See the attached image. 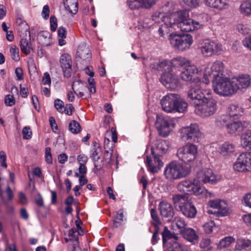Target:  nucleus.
I'll list each match as a JSON object with an SVG mask.
<instances>
[{
	"instance_id": "nucleus-1",
	"label": "nucleus",
	"mask_w": 251,
	"mask_h": 251,
	"mask_svg": "<svg viewBox=\"0 0 251 251\" xmlns=\"http://www.w3.org/2000/svg\"><path fill=\"white\" fill-rule=\"evenodd\" d=\"M193 84L188 91L187 97L190 103L196 107V112L202 117H208L216 110V101L212 98L206 97L202 90Z\"/></svg>"
},
{
	"instance_id": "nucleus-2",
	"label": "nucleus",
	"mask_w": 251,
	"mask_h": 251,
	"mask_svg": "<svg viewBox=\"0 0 251 251\" xmlns=\"http://www.w3.org/2000/svg\"><path fill=\"white\" fill-rule=\"evenodd\" d=\"M219 75V74H214L213 75V87L214 91L218 95L224 96H230L237 92L238 87L237 84L231 81L227 77Z\"/></svg>"
},
{
	"instance_id": "nucleus-3",
	"label": "nucleus",
	"mask_w": 251,
	"mask_h": 251,
	"mask_svg": "<svg viewBox=\"0 0 251 251\" xmlns=\"http://www.w3.org/2000/svg\"><path fill=\"white\" fill-rule=\"evenodd\" d=\"M175 207L187 218H194L197 214V209L193 202L185 195L175 194L172 196Z\"/></svg>"
},
{
	"instance_id": "nucleus-4",
	"label": "nucleus",
	"mask_w": 251,
	"mask_h": 251,
	"mask_svg": "<svg viewBox=\"0 0 251 251\" xmlns=\"http://www.w3.org/2000/svg\"><path fill=\"white\" fill-rule=\"evenodd\" d=\"M177 190L186 195L194 194L200 198L212 197V194L204 187L198 184V182L194 179H186L180 182L177 185Z\"/></svg>"
},
{
	"instance_id": "nucleus-5",
	"label": "nucleus",
	"mask_w": 251,
	"mask_h": 251,
	"mask_svg": "<svg viewBox=\"0 0 251 251\" xmlns=\"http://www.w3.org/2000/svg\"><path fill=\"white\" fill-rule=\"evenodd\" d=\"M190 171V169L182 163L172 161L166 165L164 174L166 179L172 181L186 177Z\"/></svg>"
},
{
	"instance_id": "nucleus-6",
	"label": "nucleus",
	"mask_w": 251,
	"mask_h": 251,
	"mask_svg": "<svg viewBox=\"0 0 251 251\" xmlns=\"http://www.w3.org/2000/svg\"><path fill=\"white\" fill-rule=\"evenodd\" d=\"M203 25L189 18L187 11H180L177 13V27L181 31L190 32L201 28Z\"/></svg>"
},
{
	"instance_id": "nucleus-7",
	"label": "nucleus",
	"mask_w": 251,
	"mask_h": 251,
	"mask_svg": "<svg viewBox=\"0 0 251 251\" xmlns=\"http://www.w3.org/2000/svg\"><path fill=\"white\" fill-rule=\"evenodd\" d=\"M169 40L173 48L181 51L189 49L193 43L192 36L188 34L173 33L169 35Z\"/></svg>"
},
{
	"instance_id": "nucleus-8",
	"label": "nucleus",
	"mask_w": 251,
	"mask_h": 251,
	"mask_svg": "<svg viewBox=\"0 0 251 251\" xmlns=\"http://www.w3.org/2000/svg\"><path fill=\"white\" fill-rule=\"evenodd\" d=\"M180 134L181 139L184 141L199 142L204 137L199 126H183Z\"/></svg>"
},
{
	"instance_id": "nucleus-9",
	"label": "nucleus",
	"mask_w": 251,
	"mask_h": 251,
	"mask_svg": "<svg viewBox=\"0 0 251 251\" xmlns=\"http://www.w3.org/2000/svg\"><path fill=\"white\" fill-rule=\"evenodd\" d=\"M197 153V146L190 144L180 148L177 150L176 155L180 160L187 163L194 161L196 158Z\"/></svg>"
},
{
	"instance_id": "nucleus-10",
	"label": "nucleus",
	"mask_w": 251,
	"mask_h": 251,
	"mask_svg": "<svg viewBox=\"0 0 251 251\" xmlns=\"http://www.w3.org/2000/svg\"><path fill=\"white\" fill-rule=\"evenodd\" d=\"M171 69L168 72H164L160 77V81L167 89L176 90L181 87V84L177 75Z\"/></svg>"
},
{
	"instance_id": "nucleus-11",
	"label": "nucleus",
	"mask_w": 251,
	"mask_h": 251,
	"mask_svg": "<svg viewBox=\"0 0 251 251\" xmlns=\"http://www.w3.org/2000/svg\"><path fill=\"white\" fill-rule=\"evenodd\" d=\"M234 169L238 172L251 171V151L240 154L233 165Z\"/></svg>"
},
{
	"instance_id": "nucleus-12",
	"label": "nucleus",
	"mask_w": 251,
	"mask_h": 251,
	"mask_svg": "<svg viewBox=\"0 0 251 251\" xmlns=\"http://www.w3.org/2000/svg\"><path fill=\"white\" fill-rule=\"evenodd\" d=\"M198 73V69L197 67L194 65H189L185 67V68H183V69L181 70V73L180 74V76L181 79L185 81H189L191 83V85L190 86V89H191V86L195 84V85H197L198 82H200L199 84V87H200L201 81L199 79H195L194 77V75L195 74Z\"/></svg>"
},
{
	"instance_id": "nucleus-13",
	"label": "nucleus",
	"mask_w": 251,
	"mask_h": 251,
	"mask_svg": "<svg viewBox=\"0 0 251 251\" xmlns=\"http://www.w3.org/2000/svg\"><path fill=\"white\" fill-rule=\"evenodd\" d=\"M195 179L200 185L201 183H209L214 184L219 180V177L216 176L212 171L208 169H204L199 171Z\"/></svg>"
},
{
	"instance_id": "nucleus-14",
	"label": "nucleus",
	"mask_w": 251,
	"mask_h": 251,
	"mask_svg": "<svg viewBox=\"0 0 251 251\" xmlns=\"http://www.w3.org/2000/svg\"><path fill=\"white\" fill-rule=\"evenodd\" d=\"M159 155L155 154L151 152V155L147 156L145 163L148 170L150 172L154 174L158 172L163 166V162Z\"/></svg>"
},
{
	"instance_id": "nucleus-15",
	"label": "nucleus",
	"mask_w": 251,
	"mask_h": 251,
	"mask_svg": "<svg viewBox=\"0 0 251 251\" xmlns=\"http://www.w3.org/2000/svg\"><path fill=\"white\" fill-rule=\"evenodd\" d=\"M201 50L204 56H211L213 54H219L222 50V46L221 45L207 40L201 47Z\"/></svg>"
},
{
	"instance_id": "nucleus-16",
	"label": "nucleus",
	"mask_w": 251,
	"mask_h": 251,
	"mask_svg": "<svg viewBox=\"0 0 251 251\" xmlns=\"http://www.w3.org/2000/svg\"><path fill=\"white\" fill-rule=\"evenodd\" d=\"M177 96V94L175 93H169L164 96L160 101L162 110L167 113H173Z\"/></svg>"
},
{
	"instance_id": "nucleus-17",
	"label": "nucleus",
	"mask_w": 251,
	"mask_h": 251,
	"mask_svg": "<svg viewBox=\"0 0 251 251\" xmlns=\"http://www.w3.org/2000/svg\"><path fill=\"white\" fill-rule=\"evenodd\" d=\"M239 118V115L236 113H230L229 115H223L220 117V124L223 126H233L237 125V126H245L248 125L246 121L242 122L241 121L237 120Z\"/></svg>"
},
{
	"instance_id": "nucleus-18",
	"label": "nucleus",
	"mask_w": 251,
	"mask_h": 251,
	"mask_svg": "<svg viewBox=\"0 0 251 251\" xmlns=\"http://www.w3.org/2000/svg\"><path fill=\"white\" fill-rule=\"evenodd\" d=\"M60 66L62 69L65 77L69 78L71 76L72 58L67 53L63 54L60 59Z\"/></svg>"
},
{
	"instance_id": "nucleus-19",
	"label": "nucleus",
	"mask_w": 251,
	"mask_h": 251,
	"mask_svg": "<svg viewBox=\"0 0 251 251\" xmlns=\"http://www.w3.org/2000/svg\"><path fill=\"white\" fill-rule=\"evenodd\" d=\"M169 149V144L167 141L164 140H157L151 148V152L155 154L162 156Z\"/></svg>"
},
{
	"instance_id": "nucleus-20",
	"label": "nucleus",
	"mask_w": 251,
	"mask_h": 251,
	"mask_svg": "<svg viewBox=\"0 0 251 251\" xmlns=\"http://www.w3.org/2000/svg\"><path fill=\"white\" fill-rule=\"evenodd\" d=\"M155 3V0H128L127 4L131 9L151 8Z\"/></svg>"
},
{
	"instance_id": "nucleus-21",
	"label": "nucleus",
	"mask_w": 251,
	"mask_h": 251,
	"mask_svg": "<svg viewBox=\"0 0 251 251\" xmlns=\"http://www.w3.org/2000/svg\"><path fill=\"white\" fill-rule=\"evenodd\" d=\"M161 216L164 218H168V221L173 218L175 211L172 205L166 201H162L159 204Z\"/></svg>"
},
{
	"instance_id": "nucleus-22",
	"label": "nucleus",
	"mask_w": 251,
	"mask_h": 251,
	"mask_svg": "<svg viewBox=\"0 0 251 251\" xmlns=\"http://www.w3.org/2000/svg\"><path fill=\"white\" fill-rule=\"evenodd\" d=\"M17 25V30L21 38L28 37L31 38L29 27L26 22L21 18H18L16 20Z\"/></svg>"
},
{
	"instance_id": "nucleus-23",
	"label": "nucleus",
	"mask_w": 251,
	"mask_h": 251,
	"mask_svg": "<svg viewBox=\"0 0 251 251\" xmlns=\"http://www.w3.org/2000/svg\"><path fill=\"white\" fill-rule=\"evenodd\" d=\"M180 234L188 241L194 244L198 238V235L194 229L192 228H185L179 231Z\"/></svg>"
},
{
	"instance_id": "nucleus-24",
	"label": "nucleus",
	"mask_w": 251,
	"mask_h": 251,
	"mask_svg": "<svg viewBox=\"0 0 251 251\" xmlns=\"http://www.w3.org/2000/svg\"><path fill=\"white\" fill-rule=\"evenodd\" d=\"M76 56L86 62L90 61L91 58L90 50L88 47L84 44L79 46L76 52Z\"/></svg>"
},
{
	"instance_id": "nucleus-25",
	"label": "nucleus",
	"mask_w": 251,
	"mask_h": 251,
	"mask_svg": "<svg viewBox=\"0 0 251 251\" xmlns=\"http://www.w3.org/2000/svg\"><path fill=\"white\" fill-rule=\"evenodd\" d=\"M173 113L184 114L187 110L188 103L180 96L177 94L176 101Z\"/></svg>"
},
{
	"instance_id": "nucleus-26",
	"label": "nucleus",
	"mask_w": 251,
	"mask_h": 251,
	"mask_svg": "<svg viewBox=\"0 0 251 251\" xmlns=\"http://www.w3.org/2000/svg\"><path fill=\"white\" fill-rule=\"evenodd\" d=\"M30 40L31 38L29 39L28 37H25L21 38L20 41L21 50L26 55L30 54L31 51L34 50Z\"/></svg>"
},
{
	"instance_id": "nucleus-27",
	"label": "nucleus",
	"mask_w": 251,
	"mask_h": 251,
	"mask_svg": "<svg viewBox=\"0 0 251 251\" xmlns=\"http://www.w3.org/2000/svg\"><path fill=\"white\" fill-rule=\"evenodd\" d=\"M237 84L238 90L242 88H247L251 85V78L248 75H243L239 76L235 80H233Z\"/></svg>"
},
{
	"instance_id": "nucleus-28",
	"label": "nucleus",
	"mask_w": 251,
	"mask_h": 251,
	"mask_svg": "<svg viewBox=\"0 0 251 251\" xmlns=\"http://www.w3.org/2000/svg\"><path fill=\"white\" fill-rule=\"evenodd\" d=\"M206 5L222 10L228 5L229 0H204Z\"/></svg>"
},
{
	"instance_id": "nucleus-29",
	"label": "nucleus",
	"mask_w": 251,
	"mask_h": 251,
	"mask_svg": "<svg viewBox=\"0 0 251 251\" xmlns=\"http://www.w3.org/2000/svg\"><path fill=\"white\" fill-rule=\"evenodd\" d=\"M241 145L246 150L251 151V129L244 131L241 137Z\"/></svg>"
},
{
	"instance_id": "nucleus-30",
	"label": "nucleus",
	"mask_w": 251,
	"mask_h": 251,
	"mask_svg": "<svg viewBox=\"0 0 251 251\" xmlns=\"http://www.w3.org/2000/svg\"><path fill=\"white\" fill-rule=\"evenodd\" d=\"M190 64V62L185 58L176 57L173 58L171 62V69L174 68H185V67Z\"/></svg>"
},
{
	"instance_id": "nucleus-31",
	"label": "nucleus",
	"mask_w": 251,
	"mask_h": 251,
	"mask_svg": "<svg viewBox=\"0 0 251 251\" xmlns=\"http://www.w3.org/2000/svg\"><path fill=\"white\" fill-rule=\"evenodd\" d=\"M50 33L47 31L40 32L37 35L38 43L43 46H48L50 45Z\"/></svg>"
},
{
	"instance_id": "nucleus-32",
	"label": "nucleus",
	"mask_w": 251,
	"mask_h": 251,
	"mask_svg": "<svg viewBox=\"0 0 251 251\" xmlns=\"http://www.w3.org/2000/svg\"><path fill=\"white\" fill-rule=\"evenodd\" d=\"M65 9L69 13L75 14L78 11V4L76 0H66L64 2Z\"/></svg>"
},
{
	"instance_id": "nucleus-33",
	"label": "nucleus",
	"mask_w": 251,
	"mask_h": 251,
	"mask_svg": "<svg viewBox=\"0 0 251 251\" xmlns=\"http://www.w3.org/2000/svg\"><path fill=\"white\" fill-rule=\"evenodd\" d=\"M234 146L229 143L223 144L220 148V152L223 156H226L233 152L234 151Z\"/></svg>"
},
{
	"instance_id": "nucleus-34",
	"label": "nucleus",
	"mask_w": 251,
	"mask_h": 251,
	"mask_svg": "<svg viewBox=\"0 0 251 251\" xmlns=\"http://www.w3.org/2000/svg\"><path fill=\"white\" fill-rule=\"evenodd\" d=\"M186 226V224L184 220L179 217H175L173 220L172 223V226L173 228L176 229V228H177L179 229V231L185 228Z\"/></svg>"
},
{
	"instance_id": "nucleus-35",
	"label": "nucleus",
	"mask_w": 251,
	"mask_h": 251,
	"mask_svg": "<svg viewBox=\"0 0 251 251\" xmlns=\"http://www.w3.org/2000/svg\"><path fill=\"white\" fill-rule=\"evenodd\" d=\"M224 68L223 63L221 61H215L211 67V70L212 71V74H209V76L211 79H213V75L214 74H219V75L222 76L221 74H223L221 73V71H223Z\"/></svg>"
},
{
	"instance_id": "nucleus-36",
	"label": "nucleus",
	"mask_w": 251,
	"mask_h": 251,
	"mask_svg": "<svg viewBox=\"0 0 251 251\" xmlns=\"http://www.w3.org/2000/svg\"><path fill=\"white\" fill-rule=\"evenodd\" d=\"M173 121L171 120L170 123L168 118L162 115H157L155 125L157 126H175L176 124L173 122Z\"/></svg>"
},
{
	"instance_id": "nucleus-37",
	"label": "nucleus",
	"mask_w": 251,
	"mask_h": 251,
	"mask_svg": "<svg viewBox=\"0 0 251 251\" xmlns=\"http://www.w3.org/2000/svg\"><path fill=\"white\" fill-rule=\"evenodd\" d=\"M200 2V0H181V4L187 10L197 7Z\"/></svg>"
},
{
	"instance_id": "nucleus-38",
	"label": "nucleus",
	"mask_w": 251,
	"mask_h": 251,
	"mask_svg": "<svg viewBox=\"0 0 251 251\" xmlns=\"http://www.w3.org/2000/svg\"><path fill=\"white\" fill-rule=\"evenodd\" d=\"M251 245V241L245 239H239L237 241L235 247V250L241 251L249 247Z\"/></svg>"
},
{
	"instance_id": "nucleus-39",
	"label": "nucleus",
	"mask_w": 251,
	"mask_h": 251,
	"mask_svg": "<svg viewBox=\"0 0 251 251\" xmlns=\"http://www.w3.org/2000/svg\"><path fill=\"white\" fill-rule=\"evenodd\" d=\"M240 10L241 13L245 15L251 14V2L250 0H247L243 2L240 6Z\"/></svg>"
},
{
	"instance_id": "nucleus-40",
	"label": "nucleus",
	"mask_w": 251,
	"mask_h": 251,
	"mask_svg": "<svg viewBox=\"0 0 251 251\" xmlns=\"http://www.w3.org/2000/svg\"><path fill=\"white\" fill-rule=\"evenodd\" d=\"M164 24H168V28L174 27L175 25L177 26V14H172L169 17H166L164 18Z\"/></svg>"
},
{
	"instance_id": "nucleus-41",
	"label": "nucleus",
	"mask_w": 251,
	"mask_h": 251,
	"mask_svg": "<svg viewBox=\"0 0 251 251\" xmlns=\"http://www.w3.org/2000/svg\"><path fill=\"white\" fill-rule=\"evenodd\" d=\"M217 210V212L220 216H224L227 215L228 212V208L225 201H221Z\"/></svg>"
},
{
	"instance_id": "nucleus-42",
	"label": "nucleus",
	"mask_w": 251,
	"mask_h": 251,
	"mask_svg": "<svg viewBox=\"0 0 251 251\" xmlns=\"http://www.w3.org/2000/svg\"><path fill=\"white\" fill-rule=\"evenodd\" d=\"M234 241V239L231 236L226 237L220 240L218 246L220 248H226L229 246Z\"/></svg>"
},
{
	"instance_id": "nucleus-43",
	"label": "nucleus",
	"mask_w": 251,
	"mask_h": 251,
	"mask_svg": "<svg viewBox=\"0 0 251 251\" xmlns=\"http://www.w3.org/2000/svg\"><path fill=\"white\" fill-rule=\"evenodd\" d=\"M69 236L70 237V240L74 241L75 242L74 244H76V246H77L78 243V234L77 229L75 228H73L70 229L69 233Z\"/></svg>"
},
{
	"instance_id": "nucleus-44",
	"label": "nucleus",
	"mask_w": 251,
	"mask_h": 251,
	"mask_svg": "<svg viewBox=\"0 0 251 251\" xmlns=\"http://www.w3.org/2000/svg\"><path fill=\"white\" fill-rule=\"evenodd\" d=\"M151 214L152 219L153 221V225L154 227H158V226L161 224L158 214L156 210L152 208L151 210Z\"/></svg>"
},
{
	"instance_id": "nucleus-45",
	"label": "nucleus",
	"mask_w": 251,
	"mask_h": 251,
	"mask_svg": "<svg viewBox=\"0 0 251 251\" xmlns=\"http://www.w3.org/2000/svg\"><path fill=\"white\" fill-rule=\"evenodd\" d=\"M157 131L160 136L165 137L169 135L172 129L170 126H157Z\"/></svg>"
},
{
	"instance_id": "nucleus-46",
	"label": "nucleus",
	"mask_w": 251,
	"mask_h": 251,
	"mask_svg": "<svg viewBox=\"0 0 251 251\" xmlns=\"http://www.w3.org/2000/svg\"><path fill=\"white\" fill-rule=\"evenodd\" d=\"M170 65L168 64V62L166 61H162L157 63V71H163L164 72H168L170 71Z\"/></svg>"
},
{
	"instance_id": "nucleus-47",
	"label": "nucleus",
	"mask_w": 251,
	"mask_h": 251,
	"mask_svg": "<svg viewBox=\"0 0 251 251\" xmlns=\"http://www.w3.org/2000/svg\"><path fill=\"white\" fill-rule=\"evenodd\" d=\"M10 51L12 59L15 61H18L20 60L19 49L16 46H13L11 47Z\"/></svg>"
},
{
	"instance_id": "nucleus-48",
	"label": "nucleus",
	"mask_w": 251,
	"mask_h": 251,
	"mask_svg": "<svg viewBox=\"0 0 251 251\" xmlns=\"http://www.w3.org/2000/svg\"><path fill=\"white\" fill-rule=\"evenodd\" d=\"M106 134L108 136H111L112 140L114 143H116L118 140V134L116 128L112 126L109 130L106 131Z\"/></svg>"
},
{
	"instance_id": "nucleus-49",
	"label": "nucleus",
	"mask_w": 251,
	"mask_h": 251,
	"mask_svg": "<svg viewBox=\"0 0 251 251\" xmlns=\"http://www.w3.org/2000/svg\"><path fill=\"white\" fill-rule=\"evenodd\" d=\"M215 226V223L213 221H209L203 225L202 226L204 231L206 233H210L212 232L213 228Z\"/></svg>"
},
{
	"instance_id": "nucleus-50",
	"label": "nucleus",
	"mask_w": 251,
	"mask_h": 251,
	"mask_svg": "<svg viewBox=\"0 0 251 251\" xmlns=\"http://www.w3.org/2000/svg\"><path fill=\"white\" fill-rule=\"evenodd\" d=\"M163 243L165 244L167 241L172 237V233L166 226L164 227L163 231L162 232Z\"/></svg>"
},
{
	"instance_id": "nucleus-51",
	"label": "nucleus",
	"mask_w": 251,
	"mask_h": 251,
	"mask_svg": "<svg viewBox=\"0 0 251 251\" xmlns=\"http://www.w3.org/2000/svg\"><path fill=\"white\" fill-rule=\"evenodd\" d=\"M23 137L24 139L28 140L32 137V130L29 126H25L22 130Z\"/></svg>"
},
{
	"instance_id": "nucleus-52",
	"label": "nucleus",
	"mask_w": 251,
	"mask_h": 251,
	"mask_svg": "<svg viewBox=\"0 0 251 251\" xmlns=\"http://www.w3.org/2000/svg\"><path fill=\"white\" fill-rule=\"evenodd\" d=\"M54 105L56 109L60 113H63V109L64 108V104L62 100L56 99L54 100Z\"/></svg>"
},
{
	"instance_id": "nucleus-53",
	"label": "nucleus",
	"mask_w": 251,
	"mask_h": 251,
	"mask_svg": "<svg viewBox=\"0 0 251 251\" xmlns=\"http://www.w3.org/2000/svg\"><path fill=\"white\" fill-rule=\"evenodd\" d=\"M166 17L162 13H155L152 16V20L155 23H160V21L164 22V20Z\"/></svg>"
},
{
	"instance_id": "nucleus-54",
	"label": "nucleus",
	"mask_w": 251,
	"mask_h": 251,
	"mask_svg": "<svg viewBox=\"0 0 251 251\" xmlns=\"http://www.w3.org/2000/svg\"><path fill=\"white\" fill-rule=\"evenodd\" d=\"M173 251H188L186 246L178 242H175L173 245Z\"/></svg>"
},
{
	"instance_id": "nucleus-55",
	"label": "nucleus",
	"mask_w": 251,
	"mask_h": 251,
	"mask_svg": "<svg viewBox=\"0 0 251 251\" xmlns=\"http://www.w3.org/2000/svg\"><path fill=\"white\" fill-rule=\"evenodd\" d=\"M169 32L168 28V24L167 23L162 25L158 29V32L160 36L164 37L165 33H168Z\"/></svg>"
},
{
	"instance_id": "nucleus-56",
	"label": "nucleus",
	"mask_w": 251,
	"mask_h": 251,
	"mask_svg": "<svg viewBox=\"0 0 251 251\" xmlns=\"http://www.w3.org/2000/svg\"><path fill=\"white\" fill-rule=\"evenodd\" d=\"M50 30L55 31L57 28V19L54 16H51L50 18Z\"/></svg>"
},
{
	"instance_id": "nucleus-57",
	"label": "nucleus",
	"mask_w": 251,
	"mask_h": 251,
	"mask_svg": "<svg viewBox=\"0 0 251 251\" xmlns=\"http://www.w3.org/2000/svg\"><path fill=\"white\" fill-rule=\"evenodd\" d=\"M74 110V107L71 103L66 104L64 106V109H63V113H65L66 114L68 115H71L72 114V111Z\"/></svg>"
},
{
	"instance_id": "nucleus-58",
	"label": "nucleus",
	"mask_w": 251,
	"mask_h": 251,
	"mask_svg": "<svg viewBox=\"0 0 251 251\" xmlns=\"http://www.w3.org/2000/svg\"><path fill=\"white\" fill-rule=\"evenodd\" d=\"M5 103L8 106H12L15 104V100L13 96L8 95L5 99Z\"/></svg>"
},
{
	"instance_id": "nucleus-59",
	"label": "nucleus",
	"mask_w": 251,
	"mask_h": 251,
	"mask_svg": "<svg viewBox=\"0 0 251 251\" xmlns=\"http://www.w3.org/2000/svg\"><path fill=\"white\" fill-rule=\"evenodd\" d=\"M42 84L44 85L48 84L49 86L51 83V79L50 75V74L46 72L44 74V76L42 77Z\"/></svg>"
},
{
	"instance_id": "nucleus-60",
	"label": "nucleus",
	"mask_w": 251,
	"mask_h": 251,
	"mask_svg": "<svg viewBox=\"0 0 251 251\" xmlns=\"http://www.w3.org/2000/svg\"><path fill=\"white\" fill-rule=\"evenodd\" d=\"M77 88L76 89V91H84L85 89H89L86 83H83L82 81H77Z\"/></svg>"
},
{
	"instance_id": "nucleus-61",
	"label": "nucleus",
	"mask_w": 251,
	"mask_h": 251,
	"mask_svg": "<svg viewBox=\"0 0 251 251\" xmlns=\"http://www.w3.org/2000/svg\"><path fill=\"white\" fill-rule=\"evenodd\" d=\"M50 8L48 5H46L43 7L42 12V15L43 18L47 19L49 17Z\"/></svg>"
},
{
	"instance_id": "nucleus-62",
	"label": "nucleus",
	"mask_w": 251,
	"mask_h": 251,
	"mask_svg": "<svg viewBox=\"0 0 251 251\" xmlns=\"http://www.w3.org/2000/svg\"><path fill=\"white\" fill-rule=\"evenodd\" d=\"M243 126H226L227 131L230 134H239L238 133H236L238 132V130H240V129H242Z\"/></svg>"
},
{
	"instance_id": "nucleus-63",
	"label": "nucleus",
	"mask_w": 251,
	"mask_h": 251,
	"mask_svg": "<svg viewBox=\"0 0 251 251\" xmlns=\"http://www.w3.org/2000/svg\"><path fill=\"white\" fill-rule=\"evenodd\" d=\"M77 160L79 164H85L88 161V157L84 154H80L77 156Z\"/></svg>"
},
{
	"instance_id": "nucleus-64",
	"label": "nucleus",
	"mask_w": 251,
	"mask_h": 251,
	"mask_svg": "<svg viewBox=\"0 0 251 251\" xmlns=\"http://www.w3.org/2000/svg\"><path fill=\"white\" fill-rule=\"evenodd\" d=\"M244 201L246 206L251 208V193L247 194L245 196Z\"/></svg>"
}]
</instances>
